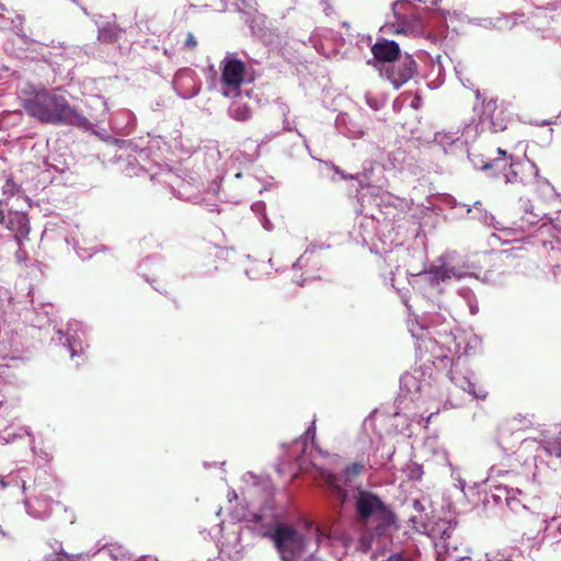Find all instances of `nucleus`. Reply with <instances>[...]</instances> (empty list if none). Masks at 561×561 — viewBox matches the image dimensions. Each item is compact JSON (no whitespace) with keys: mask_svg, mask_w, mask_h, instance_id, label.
<instances>
[{"mask_svg":"<svg viewBox=\"0 0 561 561\" xmlns=\"http://www.w3.org/2000/svg\"><path fill=\"white\" fill-rule=\"evenodd\" d=\"M22 106L26 114L43 124L54 126L71 125L82 129L91 127L85 116L69 102L66 92L58 88H36L23 90Z\"/></svg>","mask_w":561,"mask_h":561,"instance_id":"1","label":"nucleus"},{"mask_svg":"<svg viewBox=\"0 0 561 561\" xmlns=\"http://www.w3.org/2000/svg\"><path fill=\"white\" fill-rule=\"evenodd\" d=\"M353 504L356 519L366 527L356 543L358 551L368 552L375 541L383 543L398 528L394 513L377 494L358 489Z\"/></svg>","mask_w":561,"mask_h":561,"instance_id":"2","label":"nucleus"},{"mask_svg":"<svg viewBox=\"0 0 561 561\" xmlns=\"http://www.w3.org/2000/svg\"><path fill=\"white\" fill-rule=\"evenodd\" d=\"M330 539L328 527L311 523L304 527L285 523L271 537L279 561H311L318 548L329 543Z\"/></svg>","mask_w":561,"mask_h":561,"instance_id":"3","label":"nucleus"},{"mask_svg":"<svg viewBox=\"0 0 561 561\" xmlns=\"http://www.w3.org/2000/svg\"><path fill=\"white\" fill-rule=\"evenodd\" d=\"M243 480L250 483L249 492L251 494L262 493L264 503L260 507L244 508L237 517L244 522L247 527L255 535L262 538H268L277 531L285 523L279 510L273 500L274 486L268 477H259L252 472H247Z\"/></svg>","mask_w":561,"mask_h":561,"instance_id":"4","label":"nucleus"},{"mask_svg":"<svg viewBox=\"0 0 561 561\" xmlns=\"http://www.w3.org/2000/svg\"><path fill=\"white\" fill-rule=\"evenodd\" d=\"M543 482L541 472L538 470L533 473L531 481H527L523 488L496 486L491 494V499L495 504L505 502L507 507L517 514L529 512L531 514H543L548 517L549 513L543 510L542 497L539 495V489Z\"/></svg>","mask_w":561,"mask_h":561,"instance_id":"5","label":"nucleus"},{"mask_svg":"<svg viewBox=\"0 0 561 561\" xmlns=\"http://www.w3.org/2000/svg\"><path fill=\"white\" fill-rule=\"evenodd\" d=\"M440 0H397L392 3L393 33L419 37L425 33L423 13L434 10Z\"/></svg>","mask_w":561,"mask_h":561,"instance_id":"6","label":"nucleus"},{"mask_svg":"<svg viewBox=\"0 0 561 561\" xmlns=\"http://www.w3.org/2000/svg\"><path fill=\"white\" fill-rule=\"evenodd\" d=\"M50 486H44L41 483H36L34 494L32 496H24L23 504L25 512L28 516L35 519H46L50 516L53 505H58L59 502L53 500V495L49 494ZM11 490L22 495H25L26 481L21 476V470L11 471L8 474H0V491Z\"/></svg>","mask_w":561,"mask_h":561,"instance_id":"7","label":"nucleus"},{"mask_svg":"<svg viewBox=\"0 0 561 561\" xmlns=\"http://www.w3.org/2000/svg\"><path fill=\"white\" fill-rule=\"evenodd\" d=\"M497 154L499 157L490 161L481 160V164L472 160V165L478 170L494 171L492 176L502 174L506 184L522 183L526 185L531 182V179L539 178V169L534 162L514 158L501 148H497Z\"/></svg>","mask_w":561,"mask_h":561,"instance_id":"8","label":"nucleus"},{"mask_svg":"<svg viewBox=\"0 0 561 561\" xmlns=\"http://www.w3.org/2000/svg\"><path fill=\"white\" fill-rule=\"evenodd\" d=\"M497 154L499 157L490 161L481 160V164L472 160V165L478 170L494 171L492 176L502 174L506 184L522 183L526 185L531 182V179L539 178V169L534 162L514 158L501 148H497Z\"/></svg>","mask_w":561,"mask_h":561,"instance_id":"9","label":"nucleus"},{"mask_svg":"<svg viewBox=\"0 0 561 561\" xmlns=\"http://www.w3.org/2000/svg\"><path fill=\"white\" fill-rule=\"evenodd\" d=\"M497 154L499 157L490 161L481 160V164L472 160V165L478 170L494 171L492 176L502 174L506 184L522 183L526 185L531 182V179L539 178V169L534 162L514 158L501 148H497Z\"/></svg>","mask_w":561,"mask_h":561,"instance_id":"10","label":"nucleus"},{"mask_svg":"<svg viewBox=\"0 0 561 561\" xmlns=\"http://www.w3.org/2000/svg\"><path fill=\"white\" fill-rule=\"evenodd\" d=\"M30 207L31 204L25 205L23 198L0 201V226L13 234L20 248L31 230L26 215Z\"/></svg>","mask_w":561,"mask_h":561,"instance_id":"11","label":"nucleus"},{"mask_svg":"<svg viewBox=\"0 0 561 561\" xmlns=\"http://www.w3.org/2000/svg\"><path fill=\"white\" fill-rule=\"evenodd\" d=\"M473 112L479 116L478 123L471 124V131L473 137L478 133L490 130L492 133H499L506 129L510 122L507 111L503 105H499L495 99L485 100L481 103H477L473 106Z\"/></svg>","mask_w":561,"mask_h":561,"instance_id":"12","label":"nucleus"},{"mask_svg":"<svg viewBox=\"0 0 561 561\" xmlns=\"http://www.w3.org/2000/svg\"><path fill=\"white\" fill-rule=\"evenodd\" d=\"M518 203L524 214L518 220L513 221L511 226H506L504 242L522 239L525 233H530L531 230L542 228L552 222V218L547 214L534 211L530 199L520 198Z\"/></svg>","mask_w":561,"mask_h":561,"instance_id":"13","label":"nucleus"},{"mask_svg":"<svg viewBox=\"0 0 561 561\" xmlns=\"http://www.w3.org/2000/svg\"><path fill=\"white\" fill-rule=\"evenodd\" d=\"M221 68V93L226 98L239 95L240 85L245 80V66L243 61L228 54L220 64Z\"/></svg>","mask_w":561,"mask_h":561,"instance_id":"14","label":"nucleus"},{"mask_svg":"<svg viewBox=\"0 0 561 561\" xmlns=\"http://www.w3.org/2000/svg\"><path fill=\"white\" fill-rule=\"evenodd\" d=\"M365 466L363 463L353 462L339 474L328 470L321 471V479L328 491L341 502H344L347 496L346 486L351 483L352 479L363 472Z\"/></svg>","mask_w":561,"mask_h":561,"instance_id":"15","label":"nucleus"},{"mask_svg":"<svg viewBox=\"0 0 561 561\" xmlns=\"http://www.w3.org/2000/svg\"><path fill=\"white\" fill-rule=\"evenodd\" d=\"M416 64L411 56L404 57L397 64L381 65L379 71L386 77L396 89L409 81L415 73Z\"/></svg>","mask_w":561,"mask_h":561,"instance_id":"16","label":"nucleus"},{"mask_svg":"<svg viewBox=\"0 0 561 561\" xmlns=\"http://www.w3.org/2000/svg\"><path fill=\"white\" fill-rule=\"evenodd\" d=\"M58 342L67 346L72 358L80 356L84 351L83 324L79 321L68 323L67 332L57 331Z\"/></svg>","mask_w":561,"mask_h":561,"instance_id":"17","label":"nucleus"},{"mask_svg":"<svg viewBox=\"0 0 561 561\" xmlns=\"http://www.w3.org/2000/svg\"><path fill=\"white\" fill-rule=\"evenodd\" d=\"M294 448H301L300 455L297 457V462L300 468L308 465L316 466L312 456V449L319 454H324L321 448L316 444V420L313 419L310 426L306 430L300 439L294 443Z\"/></svg>","mask_w":561,"mask_h":561,"instance_id":"18","label":"nucleus"},{"mask_svg":"<svg viewBox=\"0 0 561 561\" xmlns=\"http://www.w3.org/2000/svg\"><path fill=\"white\" fill-rule=\"evenodd\" d=\"M180 136V131L174 130V135L171 137L169 141L161 136L152 137L149 140L148 147L141 149L134 158L135 161L139 164V169L145 172H149V169L145 164L146 160L149 158V152L158 150L161 153V156L168 153L171 150V148H176L181 146Z\"/></svg>","mask_w":561,"mask_h":561,"instance_id":"19","label":"nucleus"},{"mask_svg":"<svg viewBox=\"0 0 561 561\" xmlns=\"http://www.w3.org/2000/svg\"><path fill=\"white\" fill-rule=\"evenodd\" d=\"M422 275L431 285L439 286L453 278H463L467 276V273L459 267L442 263L439 265H432Z\"/></svg>","mask_w":561,"mask_h":561,"instance_id":"20","label":"nucleus"},{"mask_svg":"<svg viewBox=\"0 0 561 561\" xmlns=\"http://www.w3.org/2000/svg\"><path fill=\"white\" fill-rule=\"evenodd\" d=\"M173 87L182 99H192L201 91V82L197 81L195 72L191 69H181L178 71Z\"/></svg>","mask_w":561,"mask_h":561,"instance_id":"21","label":"nucleus"},{"mask_svg":"<svg viewBox=\"0 0 561 561\" xmlns=\"http://www.w3.org/2000/svg\"><path fill=\"white\" fill-rule=\"evenodd\" d=\"M543 510L549 513L546 517L543 514H537L542 517L546 524L543 529V538L547 540L558 541L561 539V506L560 510L553 508L552 503L548 499H542Z\"/></svg>","mask_w":561,"mask_h":561,"instance_id":"22","label":"nucleus"},{"mask_svg":"<svg viewBox=\"0 0 561 561\" xmlns=\"http://www.w3.org/2000/svg\"><path fill=\"white\" fill-rule=\"evenodd\" d=\"M471 135V124L467 125L462 133L456 131H437L434 136V142L437 144L446 153L451 152L453 148L462 147Z\"/></svg>","mask_w":561,"mask_h":561,"instance_id":"23","label":"nucleus"},{"mask_svg":"<svg viewBox=\"0 0 561 561\" xmlns=\"http://www.w3.org/2000/svg\"><path fill=\"white\" fill-rule=\"evenodd\" d=\"M335 128L341 135L350 139H359L365 135V127L347 113L336 115Z\"/></svg>","mask_w":561,"mask_h":561,"instance_id":"24","label":"nucleus"},{"mask_svg":"<svg viewBox=\"0 0 561 561\" xmlns=\"http://www.w3.org/2000/svg\"><path fill=\"white\" fill-rule=\"evenodd\" d=\"M522 14L513 13L511 15H499L494 18H474L470 20V23L486 30H511L517 24V19Z\"/></svg>","mask_w":561,"mask_h":561,"instance_id":"25","label":"nucleus"},{"mask_svg":"<svg viewBox=\"0 0 561 561\" xmlns=\"http://www.w3.org/2000/svg\"><path fill=\"white\" fill-rule=\"evenodd\" d=\"M463 207H467V214L473 211V218L478 219L483 225L493 228L495 231H497L500 233L499 239L504 242V230H506V226L503 225L501 221L496 220L492 214L483 209L482 203L480 201H477L472 207L468 205H463Z\"/></svg>","mask_w":561,"mask_h":561,"instance_id":"26","label":"nucleus"},{"mask_svg":"<svg viewBox=\"0 0 561 561\" xmlns=\"http://www.w3.org/2000/svg\"><path fill=\"white\" fill-rule=\"evenodd\" d=\"M374 59L382 65L391 64L399 55L400 48L394 41L383 39L371 46Z\"/></svg>","mask_w":561,"mask_h":561,"instance_id":"27","label":"nucleus"},{"mask_svg":"<svg viewBox=\"0 0 561 561\" xmlns=\"http://www.w3.org/2000/svg\"><path fill=\"white\" fill-rule=\"evenodd\" d=\"M449 380L461 390L468 392L472 398L478 400H484L486 398V391L482 388H477V385L471 379L462 375L455 368H451L448 373Z\"/></svg>","mask_w":561,"mask_h":561,"instance_id":"28","label":"nucleus"},{"mask_svg":"<svg viewBox=\"0 0 561 561\" xmlns=\"http://www.w3.org/2000/svg\"><path fill=\"white\" fill-rule=\"evenodd\" d=\"M110 125L115 133L128 135L135 128L136 116L131 111L122 108L111 116Z\"/></svg>","mask_w":561,"mask_h":561,"instance_id":"29","label":"nucleus"},{"mask_svg":"<svg viewBox=\"0 0 561 561\" xmlns=\"http://www.w3.org/2000/svg\"><path fill=\"white\" fill-rule=\"evenodd\" d=\"M552 20L553 16L550 14L549 9L538 8L531 13L530 16L527 18V21H523V23H525L531 30L543 33L546 30H548Z\"/></svg>","mask_w":561,"mask_h":561,"instance_id":"30","label":"nucleus"},{"mask_svg":"<svg viewBox=\"0 0 561 561\" xmlns=\"http://www.w3.org/2000/svg\"><path fill=\"white\" fill-rule=\"evenodd\" d=\"M24 23V18L20 14H15L12 18L0 16V30H10L12 31L23 44H36L34 39L30 38L26 34L23 33L22 26Z\"/></svg>","mask_w":561,"mask_h":561,"instance_id":"31","label":"nucleus"},{"mask_svg":"<svg viewBox=\"0 0 561 561\" xmlns=\"http://www.w3.org/2000/svg\"><path fill=\"white\" fill-rule=\"evenodd\" d=\"M98 26V39L102 43L111 44L119 38L122 30L113 22L95 21Z\"/></svg>","mask_w":561,"mask_h":561,"instance_id":"32","label":"nucleus"},{"mask_svg":"<svg viewBox=\"0 0 561 561\" xmlns=\"http://www.w3.org/2000/svg\"><path fill=\"white\" fill-rule=\"evenodd\" d=\"M219 184L217 182L211 183V186L208 192L205 193V196L196 195L190 197L194 204H199L207 208L209 211H217L218 202L220 201L218 196Z\"/></svg>","mask_w":561,"mask_h":561,"instance_id":"33","label":"nucleus"},{"mask_svg":"<svg viewBox=\"0 0 561 561\" xmlns=\"http://www.w3.org/2000/svg\"><path fill=\"white\" fill-rule=\"evenodd\" d=\"M392 432L404 436H411L412 423L405 414L396 413L390 417Z\"/></svg>","mask_w":561,"mask_h":561,"instance_id":"34","label":"nucleus"},{"mask_svg":"<svg viewBox=\"0 0 561 561\" xmlns=\"http://www.w3.org/2000/svg\"><path fill=\"white\" fill-rule=\"evenodd\" d=\"M451 316L446 310L432 312L427 311L424 317L425 325L431 328H438L442 325L450 327Z\"/></svg>","mask_w":561,"mask_h":561,"instance_id":"35","label":"nucleus"},{"mask_svg":"<svg viewBox=\"0 0 561 561\" xmlns=\"http://www.w3.org/2000/svg\"><path fill=\"white\" fill-rule=\"evenodd\" d=\"M25 437L27 438L30 445L34 443L32 434L26 427H21L18 431L5 428L2 433L0 432V440L4 444H9Z\"/></svg>","mask_w":561,"mask_h":561,"instance_id":"36","label":"nucleus"},{"mask_svg":"<svg viewBox=\"0 0 561 561\" xmlns=\"http://www.w3.org/2000/svg\"><path fill=\"white\" fill-rule=\"evenodd\" d=\"M2 193L4 198L1 201H9L11 198H23L25 199V205L30 204V198L23 193L21 186H19L13 180L9 179L5 181L2 186Z\"/></svg>","mask_w":561,"mask_h":561,"instance_id":"37","label":"nucleus"},{"mask_svg":"<svg viewBox=\"0 0 561 561\" xmlns=\"http://www.w3.org/2000/svg\"><path fill=\"white\" fill-rule=\"evenodd\" d=\"M409 156L402 148H397L388 154L386 168L402 170L408 163Z\"/></svg>","mask_w":561,"mask_h":561,"instance_id":"38","label":"nucleus"},{"mask_svg":"<svg viewBox=\"0 0 561 561\" xmlns=\"http://www.w3.org/2000/svg\"><path fill=\"white\" fill-rule=\"evenodd\" d=\"M374 202H375V205L378 207H380L381 203H385V202H387L389 205H393L392 210L388 209V207H386V210L380 209V213L385 215V217H383L385 220L387 218L396 219V217L398 215V211L396 210V203H400V201L398 198L391 196L388 193H385L379 197H375Z\"/></svg>","mask_w":561,"mask_h":561,"instance_id":"39","label":"nucleus"},{"mask_svg":"<svg viewBox=\"0 0 561 561\" xmlns=\"http://www.w3.org/2000/svg\"><path fill=\"white\" fill-rule=\"evenodd\" d=\"M400 388L410 394H414L421 391L422 385L416 376L405 373L400 378Z\"/></svg>","mask_w":561,"mask_h":561,"instance_id":"40","label":"nucleus"},{"mask_svg":"<svg viewBox=\"0 0 561 561\" xmlns=\"http://www.w3.org/2000/svg\"><path fill=\"white\" fill-rule=\"evenodd\" d=\"M229 116L238 122H247L251 117V110L244 104H232L228 110Z\"/></svg>","mask_w":561,"mask_h":561,"instance_id":"41","label":"nucleus"},{"mask_svg":"<svg viewBox=\"0 0 561 561\" xmlns=\"http://www.w3.org/2000/svg\"><path fill=\"white\" fill-rule=\"evenodd\" d=\"M459 296L466 301L469 311L472 316L479 312V302L474 293L470 288H459Z\"/></svg>","mask_w":561,"mask_h":561,"instance_id":"42","label":"nucleus"},{"mask_svg":"<svg viewBox=\"0 0 561 561\" xmlns=\"http://www.w3.org/2000/svg\"><path fill=\"white\" fill-rule=\"evenodd\" d=\"M540 448L548 456H554L561 459V437L546 439L540 444Z\"/></svg>","mask_w":561,"mask_h":561,"instance_id":"43","label":"nucleus"},{"mask_svg":"<svg viewBox=\"0 0 561 561\" xmlns=\"http://www.w3.org/2000/svg\"><path fill=\"white\" fill-rule=\"evenodd\" d=\"M107 552L113 561H135V557L119 545H111Z\"/></svg>","mask_w":561,"mask_h":561,"instance_id":"44","label":"nucleus"},{"mask_svg":"<svg viewBox=\"0 0 561 561\" xmlns=\"http://www.w3.org/2000/svg\"><path fill=\"white\" fill-rule=\"evenodd\" d=\"M358 233L362 237L364 243L368 242L373 232L376 230L374 218H363L358 224Z\"/></svg>","mask_w":561,"mask_h":561,"instance_id":"45","label":"nucleus"},{"mask_svg":"<svg viewBox=\"0 0 561 561\" xmlns=\"http://www.w3.org/2000/svg\"><path fill=\"white\" fill-rule=\"evenodd\" d=\"M405 472L410 480H415V481L420 480L424 473L423 467L416 462H412V463L408 465Z\"/></svg>","mask_w":561,"mask_h":561,"instance_id":"46","label":"nucleus"},{"mask_svg":"<svg viewBox=\"0 0 561 561\" xmlns=\"http://www.w3.org/2000/svg\"><path fill=\"white\" fill-rule=\"evenodd\" d=\"M446 461H447V466L450 469V477L456 481L455 486L459 488L463 492L465 488H466L465 480L461 479L458 470L448 460H446Z\"/></svg>","mask_w":561,"mask_h":561,"instance_id":"47","label":"nucleus"},{"mask_svg":"<svg viewBox=\"0 0 561 561\" xmlns=\"http://www.w3.org/2000/svg\"><path fill=\"white\" fill-rule=\"evenodd\" d=\"M365 98H366L367 105L375 111H378L379 108H381L383 106V104L386 103V100L383 98L376 99V98H373L369 93H366Z\"/></svg>","mask_w":561,"mask_h":561,"instance_id":"48","label":"nucleus"},{"mask_svg":"<svg viewBox=\"0 0 561 561\" xmlns=\"http://www.w3.org/2000/svg\"><path fill=\"white\" fill-rule=\"evenodd\" d=\"M481 344V340L477 335H471L469 337V341L467 343V346L465 347L463 353L469 355L471 354V351L478 347Z\"/></svg>","mask_w":561,"mask_h":561,"instance_id":"49","label":"nucleus"},{"mask_svg":"<svg viewBox=\"0 0 561 561\" xmlns=\"http://www.w3.org/2000/svg\"><path fill=\"white\" fill-rule=\"evenodd\" d=\"M244 11L248 14H251L252 12H256V1L255 0H240Z\"/></svg>","mask_w":561,"mask_h":561,"instance_id":"50","label":"nucleus"},{"mask_svg":"<svg viewBox=\"0 0 561 561\" xmlns=\"http://www.w3.org/2000/svg\"><path fill=\"white\" fill-rule=\"evenodd\" d=\"M312 249H307L305 253L293 263V268H301L308 261L309 253H312Z\"/></svg>","mask_w":561,"mask_h":561,"instance_id":"51","label":"nucleus"},{"mask_svg":"<svg viewBox=\"0 0 561 561\" xmlns=\"http://www.w3.org/2000/svg\"><path fill=\"white\" fill-rule=\"evenodd\" d=\"M252 211L260 218L265 215V204L263 202H256L251 206Z\"/></svg>","mask_w":561,"mask_h":561,"instance_id":"52","label":"nucleus"},{"mask_svg":"<svg viewBox=\"0 0 561 561\" xmlns=\"http://www.w3.org/2000/svg\"><path fill=\"white\" fill-rule=\"evenodd\" d=\"M382 561H412V559L404 553L394 552V553H391L387 559H385Z\"/></svg>","mask_w":561,"mask_h":561,"instance_id":"53","label":"nucleus"},{"mask_svg":"<svg viewBox=\"0 0 561 561\" xmlns=\"http://www.w3.org/2000/svg\"><path fill=\"white\" fill-rule=\"evenodd\" d=\"M184 46L190 49H194L197 46V41L193 33L187 32L185 35Z\"/></svg>","mask_w":561,"mask_h":561,"instance_id":"54","label":"nucleus"},{"mask_svg":"<svg viewBox=\"0 0 561 561\" xmlns=\"http://www.w3.org/2000/svg\"><path fill=\"white\" fill-rule=\"evenodd\" d=\"M483 561H511V559L505 557L504 553L502 552H496L495 554L492 556L486 553Z\"/></svg>","mask_w":561,"mask_h":561,"instance_id":"55","label":"nucleus"},{"mask_svg":"<svg viewBox=\"0 0 561 561\" xmlns=\"http://www.w3.org/2000/svg\"><path fill=\"white\" fill-rule=\"evenodd\" d=\"M410 332H411V335L416 339V340H422L423 339V331L425 330V325L422 324L420 325L417 329L411 327L410 329Z\"/></svg>","mask_w":561,"mask_h":561,"instance_id":"56","label":"nucleus"},{"mask_svg":"<svg viewBox=\"0 0 561 561\" xmlns=\"http://www.w3.org/2000/svg\"><path fill=\"white\" fill-rule=\"evenodd\" d=\"M151 180H158V181H162V182H165L168 178L171 176V173L169 171H162L161 173H154V174H151Z\"/></svg>","mask_w":561,"mask_h":561,"instance_id":"57","label":"nucleus"},{"mask_svg":"<svg viewBox=\"0 0 561 561\" xmlns=\"http://www.w3.org/2000/svg\"><path fill=\"white\" fill-rule=\"evenodd\" d=\"M260 221L262 224V227L266 230V231H272L274 229V226L273 224L271 222V220L266 217V215H263L262 218H260Z\"/></svg>","mask_w":561,"mask_h":561,"instance_id":"58","label":"nucleus"},{"mask_svg":"<svg viewBox=\"0 0 561 561\" xmlns=\"http://www.w3.org/2000/svg\"><path fill=\"white\" fill-rule=\"evenodd\" d=\"M468 158H469V160H470L471 162H472V160H474L476 162H478V163H480V164L482 163V162H481V160H482V161H490V160H491V159H484L483 157H480V156H474V154H472V153H468Z\"/></svg>","mask_w":561,"mask_h":561,"instance_id":"59","label":"nucleus"},{"mask_svg":"<svg viewBox=\"0 0 561 561\" xmlns=\"http://www.w3.org/2000/svg\"><path fill=\"white\" fill-rule=\"evenodd\" d=\"M440 15L446 21L451 14L448 11H440Z\"/></svg>","mask_w":561,"mask_h":561,"instance_id":"60","label":"nucleus"},{"mask_svg":"<svg viewBox=\"0 0 561 561\" xmlns=\"http://www.w3.org/2000/svg\"><path fill=\"white\" fill-rule=\"evenodd\" d=\"M34 42H35L36 44H28V45H27V44H25V45H26V47H27V49H30L32 46H35V47H33V50H36V47H37V46H41V44H39V43H37L36 41H34Z\"/></svg>","mask_w":561,"mask_h":561,"instance_id":"61","label":"nucleus"},{"mask_svg":"<svg viewBox=\"0 0 561 561\" xmlns=\"http://www.w3.org/2000/svg\"><path fill=\"white\" fill-rule=\"evenodd\" d=\"M141 559H144L145 561L147 560H150V561H158L157 558H151V557H147V556H141Z\"/></svg>","mask_w":561,"mask_h":561,"instance_id":"62","label":"nucleus"},{"mask_svg":"<svg viewBox=\"0 0 561 561\" xmlns=\"http://www.w3.org/2000/svg\"><path fill=\"white\" fill-rule=\"evenodd\" d=\"M149 259H147L146 261H144L140 265H139V270H142L148 263H149Z\"/></svg>","mask_w":561,"mask_h":561,"instance_id":"63","label":"nucleus"},{"mask_svg":"<svg viewBox=\"0 0 561 561\" xmlns=\"http://www.w3.org/2000/svg\"><path fill=\"white\" fill-rule=\"evenodd\" d=\"M449 533H450V530H449V529H448V530H444V531H443V536H442V537H443V538H444V537H450V534H449Z\"/></svg>","mask_w":561,"mask_h":561,"instance_id":"64","label":"nucleus"}]
</instances>
